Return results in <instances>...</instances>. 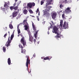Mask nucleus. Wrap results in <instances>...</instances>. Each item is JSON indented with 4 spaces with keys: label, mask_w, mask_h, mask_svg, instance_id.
I'll return each mask as SVG.
<instances>
[{
    "label": "nucleus",
    "mask_w": 79,
    "mask_h": 79,
    "mask_svg": "<svg viewBox=\"0 0 79 79\" xmlns=\"http://www.w3.org/2000/svg\"><path fill=\"white\" fill-rule=\"evenodd\" d=\"M21 36L22 38H21L20 40V42L21 44H23V47H25V46H26V42L24 39V37L23 36V35H21Z\"/></svg>",
    "instance_id": "1"
},
{
    "label": "nucleus",
    "mask_w": 79,
    "mask_h": 79,
    "mask_svg": "<svg viewBox=\"0 0 79 79\" xmlns=\"http://www.w3.org/2000/svg\"><path fill=\"white\" fill-rule=\"evenodd\" d=\"M35 5L34 2H29L27 4V8L28 9L31 8L32 6H35Z\"/></svg>",
    "instance_id": "2"
},
{
    "label": "nucleus",
    "mask_w": 79,
    "mask_h": 79,
    "mask_svg": "<svg viewBox=\"0 0 79 79\" xmlns=\"http://www.w3.org/2000/svg\"><path fill=\"white\" fill-rule=\"evenodd\" d=\"M68 25V23L66 22H64L63 26V29H68L69 26Z\"/></svg>",
    "instance_id": "3"
},
{
    "label": "nucleus",
    "mask_w": 79,
    "mask_h": 79,
    "mask_svg": "<svg viewBox=\"0 0 79 79\" xmlns=\"http://www.w3.org/2000/svg\"><path fill=\"white\" fill-rule=\"evenodd\" d=\"M26 58H27L26 63V66L27 68V67L29 66V63H30V60H29V56H26Z\"/></svg>",
    "instance_id": "4"
},
{
    "label": "nucleus",
    "mask_w": 79,
    "mask_h": 79,
    "mask_svg": "<svg viewBox=\"0 0 79 79\" xmlns=\"http://www.w3.org/2000/svg\"><path fill=\"white\" fill-rule=\"evenodd\" d=\"M28 35L29 37V40L31 42H32L33 41V37H32V36L31 35V32H29L28 33Z\"/></svg>",
    "instance_id": "5"
},
{
    "label": "nucleus",
    "mask_w": 79,
    "mask_h": 79,
    "mask_svg": "<svg viewBox=\"0 0 79 79\" xmlns=\"http://www.w3.org/2000/svg\"><path fill=\"white\" fill-rule=\"evenodd\" d=\"M10 43H11V40H10V37H9L8 38V40L6 44V46L8 47L10 45Z\"/></svg>",
    "instance_id": "6"
},
{
    "label": "nucleus",
    "mask_w": 79,
    "mask_h": 79,
    "mask_svg": "<svg viewBox=\"0 0 79 79\" xmlns=\"http://www.w3.org/2000/svg\"><path fill=\"white\" fill-rule=\"evenodd\" d=\"M58 28L54 26L53 27V30L52 31V32H53V33L56 34L58 32Z\"/></svg>",
    "instance_id": "7"
},
{
    "label": "nucleus",
    "mask_w": 79,
    "mask_h": 79,
    "mask_svg": "<svg viewBox=\"0 0 79 79\" xmlns=\"http://www.w3.org/2000/svg\"><path fill=\"white\" fill-rule=\"evenodd\" d=\"M71 7H68L65 10V13H69L70 12H71V10H70Z\"/></svg>",
    "instance_id": "8"
},
{
    "label": "nucleus",
    "mask_w": 79,
    "mask_h": 79,
    "mask_svg": "<svg viewBox=\"0 0 79 79\" xmlns=\"http://www.w3.org/2000/svg\"><path fill=\"white\" fill-rule=\"evenodd\" d=\"M53 1V0H48L47 3L46 4V6L47 7L48 5H51L52 2Z\"/></svg>",
    "instance_id": "9"
},
{
    "label": "nucleus",
    "mask_w": 79,
    "mask_h": 79,
    "mask_svg": "<svg viewBox=\"0 0 79 79\" xmlns=\"http://www.w3.org/2000/svg\"><path fill=\"white\" fill-rule=\"evenodd\" d=\"M18 11L16 12H14L12 14V16L13 18H15V17H16L18 15V13H19V9L17 10Z\"/></svg>",
    "instance_id": "10"
},
{
    "label": "nucleus",
    "mask_w": 79,
    "mask_h": 79,
    "mask_svg": "<svg viewBox=\"0 0 79 79\" xmlns=\"http://www.w3.org/2000/svg\"><path fill=\"white\" fill-rule=\"evenodd\" d=\"M23 24V23H21L19 24L17 26V31L18 34H19L21 32V31H20V29H19V26L21 24Z\"/></svg>",
    "instance_id": "11"
},
{
    "label": "nucleus",
    "mask_w": 79,
    "mask_h": 79,
    "mask_svg": "<svg viewBox=\"0 0 79 79\" xmlns=\"http://www.w3.org/2000/svg\"><path fill=\"white\" fill-rule=\"evenodd\" d=\"M52 18L53 19H55L56 18V13H53L52 16Z\"/></svg>",
    "instance_id": "12"
},
{
    "label": "nucleus",
    "mask_w": 79,
    "mask_h": 79,
    "mask_svg": "<svg viewBox=\"0 0 79 79\" xmlns=\"http://www.w3.org/2000/svg\"><path fill=\"white\" fill-rule=\"evenodd\" d=\"M27 19H25L23 21V25H28V23L27 22Z\"/></svg>",
    "instance_id": "13"
},
{
    "label": "nucleus",
    "mask_w": 79,
    "mask_h": 79,
    "mask_svg": "<svg viewBox=\"0 0 79 79\" xmlns=\"http://www.w3.org/2000/svg\"><path fill=\"white\" fill-rule=\"evenodd\" d=\"M52 56H51L50 58L48 56H47L44 58V60H50V59L52 58Z\"/></svg>",
    "instance_id": "14"
},
{
    "label": "nucleus",
    "mask_w": 79,
    "mask_h": 79,
    "mask_svg": "<svg viewBox=\"0 0 79 79\" xmlns=\"http://www.w3.org/2000/svg\"><path fill=\"white\" fill-rule=\"evenodd\" d=\"M32 23L33 29L34 31H36V28H35V25H34V23H33L32 22Z\"/></svg>",
    "instance_id": "15"
},
{
    "label": "nucleus",
    "mask_w": 79,
    "mask_h": 79,
    "mask_svg": "<svg viewBox=\"0 0 79 79\" xmlns=\"http://www.w3.org/2000/svg\"><path fill=\"white\" fill-rule=\"evenodd\" d=\"M7 63L9 65L11 64V60L10 59V58H9L8 59Z\"/></svg>",
    "instance_id": "16"
},
{
    "label": "nucleus",
    "mask_w": 79,
    "mask_h": 79,
    "mask_svg": "<svg viewBox=\"0 0 79 79\" xmlns=\"http://www.w3.org/2000/svg\"><path fill=\"white\" fill-rule=\"evenodd\" d=\"M29 24L28 25H25L24 26V27H25V29L26 31H27V29H28V26Z\"/></svg>",
    "instance_id": "17"
},
{
    "label": "nucleus",
    "mask_w": 79,
    "mask_h": 79,
    "mask_svg": "<svg viewBox=\"0 0 79 79\" xmlns=\"http://www.w3.org/2000/svg\"><path fill=\"white\" fill-rule=\"evenodd\" d=\"M26 51L25 49L23 50V49H21V53H23L24 54H26Z\"/></svg>",
    "instance_id": "18"
},
{
    "label": "nucleus",
    "mask_w": 79,
    "mask_h": 79,
    "mask_svg": "<svg viewBox=\"0 0 79 79\" xmlns=\"http://www.w3.org/2000/svg\"><path fill=\"white\" fill-rule=\"evenodd\" d=\"M23 13L25 15H26L27 13V10L26 9H25L23 10Z\"/></svg>",
    "instance_id": "19"
},
{
    "label": "nucleus",
    "mask_w": 79,
    "mask_h": 79,
    "mask_svg": "<svg viewBox=\"0 0 79 79\" xmlns=\"http://www.w3.org/2000/svg\"><path fill=\"white\" fill-rule=\"evenodd\" d=\"M38 33V31H36L35 33L34 34L35 38H37V34Z\"/></svg>",
    "instance_id": "20"
},
{
    "label": "nucleus",
    "mask_w": 79,
    "mask_h": 79,
    "mask_svg": "<svg viewBox=\"0 0 79 79\" xmlns=\"http://www.w3.org/2000/svg\"><path fill=\"white\" fill-rule=\"evenodd\" d=\"M9 27L10 29H13V25L11 24H10L9 25Z\"/></svg>",
    "instance_id": "21"
},
{
    "label": "nucleus",
    "mask_w": 79,
    "mask_h": 79,
    "mask_svg": "<svg viewBox=\"0 0 79 79\" xmlns=\"http://www.w3.org/2000/svg\"><path fill=\"white\" fill-rule=\"evenodd\" d=\"M62 36V35H56L55 36V37L56 38H60Z\"/></svg>",
    "instance_id": "22"
},
{
    "label": "nucleus",
    "mask_w": 79,
    "mask_h": 79,
    "mask_svg": "<svg viewBox=\"0 0 79 79\" xmlns=\"http://www.w3.org/2000/svg\"><path fill=\"white\" fill-rule=\"evenodd\" d=\"M2 50L3 52H6V48L5 47H2Z\"/></svg>",
    "instance_id": "23"
},
{
    "label": "nucleus",
    "mask_w": 79,
    "mask_h": 79,
    "mask_svg": "<svg viewBox=\"0 0 79 79\" xmlns=\"http://www.w3.org/2000/svg\"><path fill=\"white\" fill-rule=\"evenodd\" d=\"M44 15H46L47 16H50V14H49V13H48V12H47L46 13H44Z\"/></svg>",
    "instance_id": "24"
},
{
    "label": "nucleus",
    "mask_w": 79,
    "mask_h": 79,
    "mask_svg": "<svg viewBox=\"0 0 79 79\" xmlns=\"http://www.w3.org/2000/svg\"><path fill=\"white\" fill-rule=\"evenodd\" d=\"M29 12L30 13V14H33L34 12H33V11H32V10L30 9L29 10Z\"/></svg>",
    "instance_id": "25"
},
{
    "label": "nucleus",
    "mask_w": 79,
    "mask_h": 79,
    "mask_svg": "<svg viewBox=\"0 0 79 79\" xmlns=\"http://www.w3.org/2000/svg\"><path fill=\"white\" fill-rule=\"evenodd\" d=\"M19 47L20 48H21V49H23V46L21 44H19Z\"/></svg>",
    "instance_id": "26"
},
{
    "label": "nucleus",
    "mask_w": 79,
    "mask_h": 79,
    "mask_svg": "<svg viewBox=\"0 0 79 79\" xmlns=\"http://www.w3.org/2000/svg\"><path fill=\"white\" fill-rule=\"evenodd\" d=\"M13 37H14V35L12 34L11 35L10 37V40H13Z\"/></svg>",
    "instance_id": "27"
},
{
    "label": "nucleus",
    "mask_w": 79,
    "mask_h": 79,
    "mask_svg": "<svg viewBox=\"0 0 79 79\" xmlns=\"http://www.w3.org/2000/svg\"><path fill=\"white\" fill-rule=\"evenodd\" d=\"M4 7H6V8H7V7H8V3H6L4 4Z\"/></svg>",
    "instance_id": "28"
},
{
    "label": "nucleus",
    "mask_w": 79,
    "mask_h": 79,
    "mask_svg": "<svg viewBox=\"0 0 79 79\" xmlns=\"http://www.w3.org/2000/svg\"><path fill=\"white\" fill-rule=\"evenodd\" d=\"M62 18L63 19H65V15H64V14H63L62 15Z\"/></svg>",
    "instance_id": "29"
},
{
    "label": "nucleus",
    "mask_w": 79,
    "mask_h": 79,
    "mask_svg": "<svg viewBox=\"0 0 79 79\" xmlns=\"http://www.w3.org/2000/svg\"><path fill=\"white\" fill-rule=\"evenodd\" d=\"M18 6H16L15 7H14V9L15 10H18Z\"/></svg>",
    "instance_id": "30"
},
{
    "label": "nucleus",
    "mask_w": 79,
    "mask_h": 79,
    "mask_svg": "<svg viewBox=\"0 0 79 79\" xmlns=\"http://www.w3.org/2000/svg\"><path fill=\"white\" fill-rule=\"evenodd\" d=\"M10 8L11 10H13V9H14V6H11L10 7Z\"/></svg>",
    "instance_id": "31"
},
{
    "label": "nucleus",
    "mask_w": 79,
    "mask_h": 79,
    "mask_svg": "<svg viewBox=\"0 0 79 79\" xmlns=\"http://www.w3.org/2000/svg\"><path fill=\"white\" fill-rule=\"evenodd\" d=\"M64 6H63V5H62V4H60V8H62Z\"/></svg>",
    "instance_id": "32"
},
{
    "label": "nucleus",
    "mask_w": 79,
    "mask_h": 79,
    "mask_svg": "<svg viewBox=\"0 0 79 79\" xmlns=\"http://www.w3.org/2000/svg\"><path fill=\"white\" fill-rule=\"evenodd\" d=\"M63 2L65 3H68V1H67V0H65Z\"/></svg>",
    "instance_id": "33"
},
{
    "label": "nucleus",
    "mask_w": 79,
    "mask_h": 79,
    "mask_svg": "<svg viewBox=\"0 0 79 79\" xmlns=\"http://www.w3.org/2000/svg\"><path fill=\"white\" fill-rule=\"evenodd\" d=\"M6 35H7V33H6L4 36V37L5 39V38H6Z\"/></svg>",
    "instance_id": "34"
},
{
    "label": "nucleus",
    "mask_w": 79,
    "mask_h": 79,
    "mask_svg": "<svg viewBox=\"0 0 79 79\" xmlns=\"http://www.w3.org/2000/svg\"><path fill=\"white\" fill-rule=\"evenodd\" d=\"M44 2L41 1V5H43V4H44Z\"/></svg>",
    "instance_id": "35"
},
{
    "label": "nucleus",
    "mask_w": 79,
    "mask_h": 79,
    "mask_svg": "<svg viewBox=\"0 0 79 79\" xmlns=\"http://www.w3.org/2000/svg\"><path fill=\"white\" fill-rule=\"evenodd\" d=\"M36 18L38 21H39V16H37Z\"/></svg>",
    "instance_id": "36"
},
{
    "label": "nucleus",
    "mask_w": 79,
    "mask_h": 79,
    "mask_svg": "<svg viewBox=\"0 0 79 79\" xmlns=\"http://www.w3.org/2000/svg\"><path fill=\"white\" fill-rule=\"evenodd\" d=\"M63 23V20H60V23Z\"/></svg>",
    "instance_id": "37"
},
{
    "label": "nucleus",
    "mask_w": 79,
    "mask_h": 79,
    "mask_svg": "<svg viewBox=\"0 0 79 79\" xmlns=\"http://www.w3.org/2000/svg\"><path fill=\"white\" fill-rule=\"evenodd\" d=\"M60 26L61 27H62V26H63V23H60Z\"/></svg>",
    "instance_id": "38"
},
{
    "label": "nucleus",
    "mask_w": 79,
    "mask_h": 79,
    "mask_svg": "<svg viewBox=\"0 0 79 79\" xmlns=\"http://www.w3.org/2000/svg\"><path fill=\"white\" fill-rule=\"evenodd\" d=\"M51 23L52 24H54V23H53V22L52 21H51Z\"/></svg>",
    "instance_id": "39"
},
{
    "label": "nucleus",
    "mask_w": 79,
    "mask_h": 79,
    "mask_svg": "<svg viewBox=\"0 0 79 79\" xmlns=\"http://www.w3.org/2000/svg\"><path fill=\"white\" fill-rule=\"evenodd\" d=\"M33 41L34 42V43L36 42V40H35V39H34L33 40Z\"/></svg>",
    "instance_id": "40"
},
{
    "label": "nucleus",
    "mask_w": 79,
    "mask_h": 79,
    "mask_svg": "<svg viewBox=\"0 0 79 79\" xmlns=\"http://www.w3.org/2000/svg\"><path fill=\"white\" fill-rule=\"evenodd\" d=\"M15 5H16V2H15V3L13 4V6L14 7V6H15Z\"/></svg>",
    "instance_id": "41"
},
{
    "label": "nucleus",
    "mask_w": 79,
    "mask_h": 79,
    "mask_svg": "<svg viewBox=\"0 0 79 79\" xmlns=\"http://www.w3.org/2000/svg\"><path fill=\"white\" fill-rule=\"evenodd\" d=\"M57 34V35H60V33H57H57H56Z\"/></svg>",
    "instance_id": "42"
},
{
    "label": "nucleus",
    "mask_w": 79,
    "mask_h": 79,
    "mask_svg": "<svg viewBox=\"0 0 79 79\" xmlns=\"http://www.w3.org/2000/svg\"><path fill=\"white\" fill-rule=\"evenodd\" d=\"M5 8H3V9H2V10L3 11H5Z\"/></svg>",
    "instance_id": "43"
},
{
    "label": "nucleus",
    "mask_w": 79,
    "mask_h": 79,
    "mask_svg": "<svg viewBox=\"0 0 79 79\" xmlns=\"http://www.w3.org/2000/svg\"><path fill=\"white\" fill-rule=\"evenodd\" d=\"M39 11V9H37V12H38Z\"/></svg>",
    "instance_id": "44"
},
{
    "label": "nucleus",
    "mask_w": 79,
    "mask_h": 79,
    "mask_svg": "<svg viewBox=\"0 0 79 79\" xmlns=\"http://www.w3.org/2000/svg\"><path fill=\"white\" fill-rule=\"evenodd\" d=\"M3 7H1V10H2V9H3Z\"/></svg>",
    "instance_id": "45"
},
{
    "label": "nucleus",
    "mask_w": 79,
    "mask_h": 79,
    "mask_svg": "<svg viewBox=\"0 0 79 79\" xmlns=\"http://www.w3.org/2000/svg\"><path fill=\"white\" fill-rule=\"evenodd\" d=\"M33 56L35 58V54H34L33 55Z\"/></svg>",
    "instance_id": "46"
},
{
    "label": "nucleus",
    "mask_w": 79,
    "mask_h": 79,
    "mask_svg": "<svg viewBox=\"0 0 79 79\" xmlns=\"http://www.w3.org/2000/svg\"><path fill=\"white\" fill-rule=\"evenodd\" d=\"M50 28H48V30H50Z\"/></svg>",
    "instance_id": "47"
},
{
    "label": "nucleus",
    "mask_w": 79,
    "mask_h": 79,
    "mask_svg": "<svg viewBox=\"0 0 79 79\" xmlns=\"http://www.w3.org/2000/svg\"><path fill=\"white\" fill-rule=\"evenodd\" d=\"M38 15H39V16H40V12H39V13H38Z\"/></svg>",
    "instance_id": "48"
},
{
    "label": "nucleus",
    "mask_w": 79,
    "mask_h": 79,
    "mask_svg": "<svg viewBox=\"0 0 79 79\" xmlns=\"http://www.w3.org/2000/svg\"><path fill=\"white\" fill-rule=\"evenodd\" d=\"M48 34H50V33H49V32H48Z\"/></svg>",
    "instance_id": "49"
},
{
    "label": "nucleus",
    "mask_w": 79,
    "mask_h": 79,
    "mask_svg": "<svg viewBox=\"0 0 79 79\" xmlns=\"http://www.w3.org/2000/svg\"><path fill=\"white\" fill-rule=\"evenodd\" d=\"M18 1V0H15V2H16Z\"/></svg>",
    "instance_id": "50"
},
{
    "label": "nucleus",
    "mask_w": 79,
    "mask_h": 79,
    "mask_svg": "<svg viewBox=\"0 0 79 79\" xmlns=\"http://www.w3.org/2000/svg\"><path fill=\"white\" fill-rule=\"evenodd\" d=\"M37 44H39V42H38Z\"/></svg>",
    "instance_id": "51"
},
{
    "label": "nucleus",
    "mask_w": 79,
    "mask_h": 79,
    "mask_svg": "<svg viewBox=\"0 0 79 79\" xmlns=\"http://www.w3.org/2000/svg\"><path fill=\"white\" fill-rule=\"evenodd\" d=\"M5 28H6V29H7V27H6Z\"/></svg>",
    "instance_id": "52"
},
{
    "label": "nucleus",
    "mask_w": 79,
    "mask_h": 79,
    "mask_svg": "<svg viewBox=\"0 0 79 79\" xmlns=\"http://www.w3.org/2000/svg\"><path fill=\"white\" fill-rule=\"evenodd\" d=\"M9 34H10V31H8Z\"/></svg>",
    "instance_id": "53"
},
{
    "label": "nucleus",
    "mask_w": 79,
    "mask_h": 79,
    "mask_svg": "<svg viewBox=\"0 0 79 79\" xmlns=\"http://www.w3.org/2000/svg\"><path fill=\"white\" fill-rule=\"evenodd\" d=\"M41 59H43V57H41Z\"/></svg>",
    "instance_id": "54"
},
{
    "label": "nucleus",
    "mask_w": 79,
    "mask_h": 79,
    "mask_svg": "<svg viewBox=\"0 0 79 79\" xmlns=\"http://www.w3.org/2000/svg\"><path fill=\"white\" fill-rule=\"evenodd\" d=\"M52 7L51 6H50V8H52Z\"/></svg>",
    "instance_id": "55"
},
{
    "label": "nucleus",
    "mask_w": 79,
    "mask_h": 79,
    "mask_svg": "<svg viewBox=\"0 0 79 79\" xmlns=\"http://www.w3.org/2000/svg\"><path fill=\"white\" fill-rule=\"evenodd\" d=\"M19 35H18V37H19Z\"/></svg>",
    "instance_id": "56"
},
{
    "label": "nucleus",
    "mask_w": 79,
    "mask_h": 79,
    "mask_svg": "<svg viewBox=\"0 0 79 79\" xmlns=\"http://www.w3.org/2000/svg\"><path fill=\"white\" fill-rule=\"evenodd\" d=\"M50 24H51V25H52V24H51V23H50Z\"/></svg>",
    "instance_id": "57"
},
{
    "label": "nucleus",
    "mask_w": 79,
    "mask_h": 79,
    "mask_svg": "<svg viewBox=\"0 0 79 79\" xmlns=\"http://www.w3.org/2000/svg\"><path fill=\"white\" fill-rule=\"evenodd\" d=\"M14 32H15V30L14 31Z\"/></svg>",
    "instance_id": "58"
}]
</instances>
